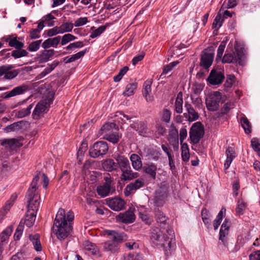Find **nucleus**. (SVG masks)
<instances>
[{
  "instance_id": "nucleus-1",
  "label": "nucleus",
  "mask_w": 260,
  "mask_h": 260,
  "mask_svg": "<svg viewBox=\"0 0 260 260\" xmlns=\"http://www.w3.org/2000/svg\"><path fill=\"white\" fill-rule=\"evenodd\" d=\"M74 219V213L69 211L66 213L64 209L58 210L54 221L52 230L57 238L62 240L67 238L72 230V222Z\"/></svg>"
},
{
  "instance_id": "nucleus-2",
  "label": "nucleus",
  "mask_w": 260,
  "mask_h": 260,
  "mask_svg": "<svg viewBox=\"0 0 260 260\" xmlns=\"http://www.w3.org/2000/svg\"><path fill=\"white\" fill-rule=\"evenodd\" d=\"M39 180L38 175L34 177L29 188L27 196L28 199L27 211L23 222L27 227H31L35 221L36 213L40 205V197L37 192V185Z\"/></svg>"
},
{
  "instance_id": "nucleus-3",
  "label": "nucleus",
  "mask_w": 260,
  "mask_h": 260,
  "mask_svg": "<svg viewBox=\"0 0 260 260\" xmlns=\"http://www.w3.org/2000/svg\"><path fill=\"white\" fill-rule=\"evenodd\" d=\"M171 238L166 236L163 232L158 228H153L150 232V238L152 243L156 246L163 247L165 254L168 256L172 253L174 249L175 244L173 242L174 233L170 231Z\"/></svg>"
},
{
  "instance_id": "nucleus-4",
  "label": "nucleus",
  "mask_w": 260,
  "mask_h": 260,
  "mask_svg": "<svg viewBox=\"0 0 260 260\" xmlns=\"http://www.w3.org/2000/svg\"><path fill=\"white\" fill-rule=\"evenodd\" d=\"M105 234L110 240L104 242L103 244V250L109 254H117L120 248V243L127 239L126 235L123 232H118L114 230H107Z\"/></svg>"
},
{
  "instance_id": "nucleus-5",
  "label": "nucleus",
  "mask_w": 260,
  "mask_h": 260,
  "mask_svg": "<svg viewBox=\"0 0 260 260\" xmlns=\"http://www.w3.org/2000/svg\"><path fill=\"white\" fill-rule=\"evenodd\" d=\"M223 63H236L240 66L244 65V48L242 45L236 44L234 54L225 53L221 58Z\"/></svg>"
},
{
  "instance_id": "nucleus-6",
  "label": "nucleus",
  "mask_w": 260,
  "mask_h": 260,
  "mask_svg": "<svg viewBox=\"0 0 260 260\" xmlns=\"http://www.w3.org/2000/svg\"><path fill=\"white\" fill-rule=\"evenodd\" d=\"M230 225V222L225 219L222 224L220 230L219 240L221 241L225 247L224 250H226L230 252H234V250L231 249V247L233 246V244L231 243H229L227 240V236L229 235Z\"/></svg>"
},
{
  "instance_id": "nucleus-7",
  "label": "nucleus",
  "mask_w": 260,
  "mask_h": 260,
  "mask_svg": "<svg viewBox=\"0 0 260 260\" xmlns=\"http://www.w3.org/2000/svg\"><path fill=\"white\" fill-rule=\"evenodd\" d=\"M189 138L191 143L197 144L204 135V128L200 122L192 124L189 131Z\"/></svg>"
},
{
  "instance_id": "nucleus-8",
  "label": "nucleus",
  "mask_w": 260,
  "mask_h": 260,
  "mask_svg": "<svg viewBox=\"0 0 260 260\" xmlns=\"http://www.w3.org/2000/svg\"><path fill=\"white\" fill-rule=\"evenodd\" d=\"M107 143L104 141H99L95 143L90 148L89 153L90 156L93 158H96L100 156L105 155L108 150Z\"/></svg>"
},
{
  "instance_id": "nucleus-9",
  "label": "nucleus",
  "mask_w": 260,
  "mask_h": 260,
  "mask_svg": "<svg viewBox=\"0 0 260 260\" xmlns=\"http://www.w3.org/2000/svg\"><path fill=\"white\" fill-rule=\"evenodd\" d=\"M222 98L221 93L215 91L208 96L206 100V107L210 111H216L219 107V103Z\"/></svg>"
},
{
  "instance_id": "nucleus-10",
  "label": "nucleus",
  "mask_w": 260,
  "mask_h": 260,
  "mask_svg": "<svg viewBox=\"0 0 260 260\" xmlns=\"http://www.w3.org/2000/svg\"><path fill=\"white\" fill-rule=\"evenodd\" d=\"M30 87L29 85L26 84H22L14 87L10 91L4 93L3 98L4 99H8L14 96L23 94L28 91Z\"/></svg>"
},
{
  "instance_id": "nucleus-11",
  "label": "nucleus",
  "mask_w": 260,
  "mask_h": 260,
  "mask_svg": "<svg viewBox=\"0 0 260 260\" xmlns=\"http://www.w3.org/2000/svg\"><path fill=\"white\" fill-rule=\"evenodd\" d=\"M50 103H48L46 101H41L38 103L32 112V118L34 119H39L43 116L48 111Z\"/></svg>"
},
{
  "instance_id": "nucleus-12",
  "label": "nucleus",
  "mask_w": 260,
  "mask_h": 260,
  "mask_svg": "<svg viewBox=\"0 0 260 260\" xmlns=\"http://www.w3.org/2000/svg\"><path fill=\"white\" fill-rule=\"evenodd\" d=\"M145 181L143 178L136 179L134 182L127 184L124 190L125 196H129L131 194L134 193L137 190L144 186Z\"/></svg>"
},
{
  "instance_id": "nucleus-13",
  "label": "nucleus",
  "mask_w": 260,
  "mask_h": 260,
  "mask_svg": "<svg viewBox=\"0 0 260 260\" xmlns=\"http://www.w3.org/2000/svg\"><path fill=\"white\" fill-rule=\"evenodd\" d=\"M214 56L213 52H209L207 50H205L201 56L200 66L206 69L209 68L212 64Z\"/></svg>"
},
{
  "instance_id": "nucleus-14",
  "label": "nucleus",
  "mask_w": 260,
  "mask_h": 260,
  "mask_svg": "<svg viewBox=\"0 0 260 260\" xmlns=\"http://www.w3.org/2000/svg\"><path fill=\"white\" fill-rule=\"evenodd\" d=\"M107 205L114 211L121 210L124 206V201L120 198H114L106 200Z\"/></svg>"
},
{
  "instance_id": "nucleus-15",
  "label": "nucleus",
  "mask_w": 260,
  "mask_h": 260,
  "mask_svg": "<svg viewBox=\"0 0 260 260\" xmlns=\"http://www.w3.org/2000/svg\"><path fill=\"white\" fill-rule=\"evenodd\" d=\"M224 78V75L220 71L213 70L208 77V81L212 85L220 84Z\"/></svg>"
},
{
  "instance_id": "nucleus-16",
  "label": "nucleus",
  "mask_w": 260,
  "mask_h": 260,
  "mask_svg": "<svg viewBox=\"0 0 260 260\" xmlns=\"http://www.w3.org/2000/svg\"><path fill=\"white\" fill-rule=\"evenodd\" d=\"M118 221L126 224L133 223L135 220V215L132 210L119 213L116 217Z\"/></svg>"
},
{
  "instance_id": "nucleus-17",
  "label": "nucleus",
  "mask_w": 260,
  "mask_h": 260,
  "mask_svg": "<svg viewBox=\"0 0 260 260\" xmlns=\"http://www.w3.org/2000/svg\"><path fill=\"white\" fill-rule=\"evenodd\" d=\"M19 39L20 38L13 35L5 38V41L9 43V45L15 49H21L24 47V43L20 41Z\"/></svg>"
},
{
  "instance_id": "nucleus-18",
  "label": "nucleus",
  "mask_w": 260,
  "mask_h": 260,
  "mask_svg": "<svg viewBox=\"0 0 260 260\" xmlns=\"http://www.w3.org/2000/svg\"><path fill=\"white\" fill-rule=\"evenodd\" d=\"M121 171V179L124 181L131 180L139 177V174L138 172H133L131 166L126 169L122 170Z\"/></svg>"
},
{
  "instance_id": "nucleus-19",
  "label": "nucleus",
  "mask_w": 260,
  "mask_h": 260,
  "mask_svg": "<svg viewBox=\"0 0 260 260\" xmlns=\"http://www.w3.org/2000/svg\"><path fill=\"white\" fill-rule=\"evenodd\" d=\"M144 173L148 175L153 180L156 179L157 166L153 163L146 164L142 168Z\"/></svg>"
},
{
  "instance_id": "nucleus-20",
  "label": "nucleus",
  "mask_w": 260,
  "mask_h": 260,
  "mask_svg": "<svg viewBox=\"0 0 260 260\" xmlns=\"http://www.w3.org/2000/svg\"><path fill=\"white\" fill-rule=\"evenodd\" d=\"M168 141L172 145H176L178 146L179 144V135L178 132L176 128L172 125L169 132Z\"/></svg>"
},
{
  "instance_id": "nucleus-21",
  "label": "nucleus",
  "mask_w": 260,
  "mask_h": 260,
  "mask_svg": "<svg viewBox=\"0 0 260 260\" xmlns=\"http://www.w3.org/2000/svg\"><path fill=\"white\" fill-rule=\"evenodd\" d=\"M225 153L226 155V159L224 162V169L226 170L229 168L233 159L236 156V153L234 148L231 146L228 147L226 149Z\"/></svg>"
},
{
  "instance_id": "nucleus-22",
  "label": "nucleus",
  "mask_w": 260,
  "mask_h": 260,
  "mask_svg": "<svg viewBox=\"0 0 260 260\" xmlns=\"http://www.w3.org/2000/svg\"><path fill=\"white\" fill-rule=\"evenodd\" d=\"M185 108H186V111L188 113V116L185 115V113L184 114L185 117L188 119V120L190 121H193L197 120L199 118V114L198 112H197L195 110L192 108L191 105L188 103H185Z\"/></svg>"
},
{
  "instance_id": "nucleus-23",
  "label": "nucleus",
  "mask_w": 260,
  "mask_h": 260,
  "mask_svg": "<svg viewBox=\"0 0 260 260\" xmlns=\"http://www.w3.org/2000/svg\"><path fill=\"white\" fill-rule=\"evenodd\" d=\"M152 81L147 80L144 84V88L143 90V94L145 96L147 102H152L153 100V96L151 95V85Z\"/></svg>"
},
{
  "instance_id": "nucleus-24",
  "label": "nucleus",
  "mask_w": 260,
  "mask_h": 260,
  "mask_svg": "<svg viewBox=\"0 0 260 260\" xmlns=\"http://www.w3.org/2000/svg\"><path fill=\"white\" fill-rule=\"evenodd\" d=\"M133 169L136 171H140L143 168V164L141 157L137 154L133 153L129 157Z\"/></svg>"
},
{
  "instance_id": "nucleus-25",
  "label": "nucleus",
  "mask_w": 260,
  "mask_h": 260,
  "mask_svg": "<svg viewBox=\"0 0 260 260\" xmlns=\"http://www.w3.org/2000/svg\"><path fill=\"white\" fill-rule=\"evenodd\" d=\"M61 40V37L58 36L53 38H49L44 41L42 46L44 49L49 48L51 47H57Z\"/></svg>"
},
{
  "instance_id": "nucleus-26",
  "label": "nucleus",
  "mask_w": 260,
  "mask_h": 260,
  "mask_svg": "<svg viewBox=\"0 0 260 260\" xmlns=\"http://www.w3.org/2000/svg\"><path fill=\"white\" fill-rule=\"evenodd\" d=\"M130 126L141 136H144L148 133L147 126L144 122L137 121L131 124Z\"/></svg>"
},
{
  "instance_id": "nucleus-27",
  "label": "nucleus",
  "mask_w": 260,
  "mask_h": 260,
  "mask_svg": "<svg viewBox=\"0 0 260 260\" xmlns=\"http://www.w3.org/2000/svg\"><path fill=\"white\" fill-rule=\"evenodd\" d=\"M102 167L104 169L108 172H112L117 170V161L111 158H108L104 160L102 163Z\"/></svg>"
},
{
  "instance_id": "nucleus-28",
  "label": "nucleus",
  "mask_w": 260,
  "mask_h": 260,
  "mask_svg": "<svg viewBox=\"0 0 260 260\" xmlns=\"http://www.w3.org/2000/svg\"><path fill=\"white\" fill-rule=\"evenodd\" d=\"M117 164V169L119 167L121 171L130 166L127 158L123 155H118L115 158Z\"/></svg>"
},
{
  "instance_id": "nucleus-29",
  "label": "nucleus",
  "mask_w": 260,
  "mask_h": 260,
  "mask_svg": "<svg viewBox=\"0 0 260 260\" xmlns=\"http://www.w3.org/2000/svg\"><path fill=\"white\" fill-rule=\"evenodd\" d=\"M96 191L101 197H105L108 196L111 191V185L108 184H103L97 187Z\"/></svg>"
},
{
  "instance_id": "nucleus-30",
  "label": "nucleus",
  "mask_w": 260,
  "mask_h": 260,
  "mask_svg": "<svg viewBox=\"0 0 260 260\" xmlns=\"http://www.w3.org/2000/svg\"><path fill=\"white\" fill-rule=\"evenodd\" d=\"M223 10V5H222L219 10L217 15L215 17L213 22L212 23V27L213 29L217 30L222 25V22H223V17H222V14L221 11Z\"/></svg>"
},
{
  "instance_id": "nucleus-31",
  "label": "nucleus",
  "mask_w": 260,
  "mask_h": 260,
  "mask_svg": "<svg viewBox=\"0 0 260 260\" xmlns=\"http://www.w3.org/2000/svg\"><path fill=\"white\" fill-rule=\"evenodd\" d=\"M137 83L135 81H133L128 83L126 87L125 90L123 92L122 94L124 96H130L133 95L135 91L137 88Z\"/></svg>"
},
{
  "instance_id": "nucleus-32",
  "label": "nucleus",
  "mask_w": 260,
  "mask_h": 260,
  "mask_svg": "<svg viewBox=\"0 0 260 260\" xmlns=\"http://www.w3.org/2000/svg\"><path fill=\"white\" fill-rule=\"evenodd\" d=\"M1 145L6 147H9L11 149L19 147L22 145L18 140L15 139L5 140L1 143Z\"/></svg>"
},
{
  "instance_id": "nucleus-33",
  "label": "nucleus",
  "mask_w": 260,
  "mask_h": 260,
  "mask_svg": "<svg viewBox=\"0 0 260 260\" xmlns=\"http://www.w3.org/2000/svg\"><path fill=\"white\" fill-rule=\"evenodd\" d=\"M101 131L103 134H110L114 131H117L118 127L113 122L107 123L101 127Z\"/></svg>"
},
{
  "instance_id": "nucleus-34",
  "label": "nucleus",
  "mask_w": 260,
  "mask_h": 260,
  "mask_svg": "<svg viewBox=\"0 0 260 260\" xmlns=\"http://www.w3.org/2000/svg\"><path fill=\"white\" fill-rule=\"evenodd\" d=\"M54 54V50L53 49L45 50L41 52L39 58L41 62H46L53 56Z\"/></svg>"
},
{
  "instance_id": "nucleus-35",
  "label": "nucleus",
  "mask_w": 260,
  "mask_h": 260,
  "mask_svg": "<svg viewBox=\"0 0 260 260\" xmlns=\"http://www.w3.org/2000/svg\"><path fill=\"white\" fill-rule=\"evenodd\" d=\"M58 62H53L50 65L46 68L43 71H42L40 74L37 75L36 78L37 79H40L45 76H46L47 74L50 73L52 71H53L54 68L57 66Z\"/></svg>"
},
{
  "instance_id": "nucleus-36",
  "label": "nucleus",
  "mask_w": 260,
  "mask_h": 260,
  "mask_svg": "<svg viewBox=\"0 0 260 260\" xmlns=\"http://www.w3.org/2000/svg\"><path fill=\"white\" fill-rule=\"evenodd\" d=\"M86 52V50L81 51L71 56H67L64 58L66 63H70L74 61L83 57Z\"/></svg>"
},
{
  "instance_id": "nucleus-37",
  "label": "nucleus",
  "mask_w": 260,
  "mask_h": 260,
  "mask_svg": "<svg viewBox=\"0 0 260 260\" xmlns=\"http://www.w3.org/2000/svg\"><path fill=\"white\" fill-rule=\"evenodd\" d=\"M29 239L31 241L36 250L39 251L42 250V246L39 240V235L38 234L30 235Z\"/></svg>"
},
{
  "instance_id": "nucleus-38",
  "label": "nucleus",
  "mask_w": 260,
  "mask_h": 260,
  "mask_svg": "<svg viewBox=\"0 0 260 260\" xmlns=\"http://www.w3.org/2000/svg\"><path fill=\"white\" fill-rule=\"evenodd\" d=\"M32 107L33 104H30L27 108L20 109L16 112V115L18 118H22L29 115Z\"/></svg>"
},
{
  "instance_id": "nucleus-39",
  "label": "nucleus",
  "mask_w": 260,
  "mask_h": 260,
  "mask_svg": "<svg viewBox=\"0 0 260 260\" xmlns=\"http://www.w3.org/2000/svg\"><path fill=\"white\" fill-rule=\"evenodd\" d=\"M225 208L222 207L214 220L213 226L215 230H216L220 225L223 216V213H225Z\"/></svg>"
},
{
  "instance_id": "nucleus-40",
  "label": "nucleus",
  "mask_w": 260,
  "mask_h": 260,
  "mask_svg": "<svg viewBox=\"0 0 260 260\" xmlns=\"http://www.w3.org/2000/svg\"><path fill=\"white\" fill-rule=\"evenodd\" d=\"M74 27V24L72 22H63L60 26H58L60 33L72 31Z\"/></svg>"
},
{
  "instance_id": "nucleus-41",
  "label": "nucleus",
  "mask_w": 260,
  "mask_h": 260,
  "mask_svg": "<svg viewBox=\"0 0 260 260\" xmlns=\"http://www.w3.org/2000/svg\"><path fill=\"white\" fill-rule=\"evenodd\" d=\"M21 122H14L5 127L4 131L6 133L18 131L21 128Z\"/></svg>"
},
{
  "instance_id": "nucleus-42",
  "label": "nucleus",
  "mask_w": 260,
  "mask_h": 260,
  "mask_svg": "<svg viewBox=\"0 0 260 260\" xmlns=\"http://www.w3.org/2000/svg\"><path fill=\"white\" fill-rule=\"evenodd\" d=\"M12 229L10 228H7L0 234V243L5 245V242L8 239L12 233Z\"/></svg>"
},
{
  "instance_id": "nucleus-43",
  "label": "nucleus",
  "mask_w": 260,
  "mask_h": 260,
  "mask_svg": "<svg viewBox=\"0 0 260 260\" xmlns=\"http://www.w3.org/2000/svg\"><path fill=\"white\" fill-rule=\"evenodd\" d=\"M116 132L117 131H114L113 133L106 134L104 136L105 138L113 144L117 143L119 141V137Z\"/></svg>"
},
{
  "instance_id": "nucleus-44",
  "label": "nucleus",
  "mask_w": 260,
  "mask_h": 260,
  "mask_svg": "<svg viewBox=\"0 0 260 260\" xmlns=\"http://www.w3.org/2000/svg\"><path fill=\"white\" fill-rule=\"evenodd\" d=\"M28 53L24 49H16L12 52L11 55L14 58H19L22 57L27 56Z\"/></svg>"
},
{
  "instance_id": "nucleus-45",
  "label": "nucleus",
  "mask_w": 260,
  "mask_h": 260,
  "mask_svg": "<svg viewBox=\"0 0 260 260\" xmlns=\"http://www.w3.org/2000/svg\"><path fill=\"white\" fill-rule=\"evenodd\" d=\"M54 19V16H53L51 13L48 14L42 18L43 22H44V24H46L48 27H52L55 25L54 21H51Z\"/></svg>"
},
{
  "instance_id": "nucleus-46",
  "label": "nucleus",
  "mask_w": 260,
  "mask_h": 260,
  "mask_svg": "<svg viewBox=\"0 0 260 260\" xmlns=\"http://www.w3.org/2000/svg\"><path fill=\"white\" fill-rule=\"evenodd\" d=\"M42 40L33 41L29 44L27 49L30 52H35L38 51L40 47V45L42 43Z\"/></svg>"
},
{
  "instance_id": "nucleus-47",
  "label": "nucleus",
  "mask_w": 260,
  "mask_h": 260,
  "mask_svg": "<svg viewBox=\"0 0 260 260\" xmlns=\"http://www.w3.org/2000/svg\"><path fill=\"white\" fill-rule=\"evenodd\" d=\"M236 214L240 216L244 213V200L242 197L237 201L236 208Z\"/></svg>"
},
{
  "instance_id": "nucleus-48",
  "label": "nucleus",
  "mask_w": 260,
  "mask_h": 260,
  "mask_svg": "<svg viewBox=\"0 0 260 260\" xmlns=\"http://www.w3.org/2000/svg\"><path fill=\"white\" fill-rule=\"evenodd\" d=\"M61 44L63 46L70 42L73 41L77 39V37L71 34H67L61 38Z\"/></svg>"
},
{
  "instance_id": "nucleus-49",
  "label": "nucleus",
  "mask_w": 260,
  "mask_h": 260,
  "mask_svg": "<svg viewBox=\"0 0 260 260\" xmlns=\"http://www.w3.org/2000/svg\"><path fill=\"white\" fill-rule=\"evenodd\" d=\"M179 63L178 61H173L169 63V64L165 66L163 69L162 73L160 75V77H162L164 75L168 74Z\"/></svg>"
},
{
  "instance_id": "nucleus-50",
  "label": "nucleus",
  "mask_w": 260,
  "mask_h": 260,
  "mask_svg": "<svg viewBox=\"0 0 260 260\" xmlns=\"http://www.w3.org/2000/svg\"><path fill=\"white\" fill-rule=\"evenodd\" d=\"M179 93L177 97L176 102H175V110L178 113H181L182 112V104H183V99L181 97H179Z\"/></svg>"
},
{
  "instance_id": "nucleus-51",
  "label": "nucleus",
  "mask_w": 260,
  "mask_h": 260,
  "mask_svg": "<svg viewBox=\"0 0 260 260\" xmlns=\"http://www.w3.org/2000/svg\"><path fill=\"white\" fill-rule=\"evenodd\" d=\"M106 28V26L105 25H102L99 27L91 32L90 35V38L93 39L99 36L105 30Z\"/></svg>"
},
{
  "instance_id": "nucleus-52",
  "label": "nucleus",
  "mask_w": 260,
  "mask_h": 260,
  "mask_svg": "<svg viewBox=\"0 0 260 260\" xmlns=\"http://www.w3.org/2000/svg\"><path fill=\"white\" fill-rule=\"evenodd\" d=\"M156 217L157 222L160 224H165L168 219L164 213L160 211L156 212Z\"/></svg>"
},
{
  "instance_id": "nucleus-53",
  "label": "nucleus",
  "mask_w": 260,
  "mask_h": 260,
  "mask_svg": "<svg viewBox=\"0 0 260 260\" xmlns=\"http://www.w3.org/2000/svg\"><path fill=\"white\" fill-rule=\"evenodd\" d=\"M19 73V70H8L4 78L7 80H11L15 78Z\"/></svg>"
},
{
  "instance_id": "nucleus-54",
  "label": "nucleus",
  "mask_w": 260,
  "mask_h": 260,
  "mask_svg": "<svg viewBox=\"0 0 260 260\" xmlns=\"http://www.w3.org/2000/svg\"><path fill=\"white\" fill-rule=\"evenodd\" d=\"M211 215L209 213V211L205 208H204L202 210V218L203 222L206 224H208L210 223V218Z\"/></svg>"
},
{
  "instance_id": "nucleus-55",
  "label": "nucleus",
  "mask_w": 260,
  "mask_h": 260,
  "mask_svg": "<svg viewBox=\"0 0 260 260\" xmlns=\"http://www.w3.org/2000/svg\"><path fill=\"white\" fill-rule=\"evenodd\" d=\"M13 206L12 202H9V201L6 204L5 206L0 210V218H3L5 215L9 211L11 207Z\"/></svg>"
},
{
  "instance_id": "nucleus-56",
  "label": "nucleus",
  "mask_w": 260,
  "mask_h": 260,
  "mask_svg": "<svg viewBox=\"0 0 260 260\" xmlns=\"http://www.w3.org/2000/svg\"><path fill=\"white\" fill-rule=\"evenodd\" d=\"M251 145L253 149L257 152L258 156H260V143L257 138H253L251 139Z\"/></svg>"
},
{
  "instance_id": "nucleus-57",
  "label": "nucleus",
  "mask_w": 260,
  "mask_h": 260,
  "mask_svg": "<svg viewBox=\"0 0 260 260\" xmlns=\"http://www.w3.org/2000/svg\"><path fill=\"white\" fill-rule=\"evenodd\" d=\"M225 43L222 42L217 49V53L216 55V60H220L222 58V55L225 48Z\"/></svg>"
},
{
  "instance_id": "nucleus-58",
  "label": "nucleus",
  "mask_w": 260,
  "mask_h": 260,
  "mask_svg": "<svg viewBox=\"0 0 260 260\" xmlns=\"http://www.w3.org/2000/svg\"><path fill=\"white\" fill-rule=\"evenodd\" d=\"M128 70V67L127 66L124 67L121 69L118 74L114 77V81L115 82H117L120 81L123 76H124Z\"/></svg>"
},
{
  "instance_id": "nucleus-59",
  "label": "nucleus",
  "mask_w": 260,
  "mask_h": 260,
  "mask_svg": "<svg viewBox=\"0 0 260 260\" xmlns=\"http://www.w3.org/2000/svg\"><path fill=\"white\" fill-rule=\"evenodd\" d=\"M204 87V85L201 83H195L193 84L191 90L194 94L198 95L203 90Z\"/></svg>"
},
{
  "instance_id": "nucleus-60",
  "label": "nucleus",
  "mask_w": 260,
  "mask_h": 260,
  "mask_svg": "<svg viewBox=\"0 0 260 260\" xmlns=\"http://www.w3.org/2000/svg\"><path fill=\"white\" fill-rule=\"evenodd\" d=\"M171 113L168 109H164L161 114V120L166 122H169L170 120Z\"/></svg>"
},
{
  "instance_id": "nucleus-61",
  "label": "nucleus",
  "mask_w": 260,
  "mask_h": 260,
  "mask_svg": "<svg viewBox=\"0 0 260 260\" xmlns=\"http://www.w3.org/2000/svg\"><path fill=\"white\" fill-rule=\"evenodd\" d=\"M45 33L49 37L60 34L58 26H55L52 28L46 30L45 31Z\"/></svg>"
},
{
  "instance_id": "nucleus-62",
  "label": "nucleus",
  "mask_w": 260,
  "mask_h": 260,
  "mask_svg": "<svg viewBox=\"0 0 260 260\" xmlns=\"http://www.w3.org/2000/svg\"><path fill=\"white\" fill-rule=\"evenodd\" d=\"M235 77L233 75H229L227 76L226 80L224 83V86L226 88H231L235 82Z\"/></svg>"
},
{
  "instance_id": "nucleus-63",
  "label": "nucleus",
  "mask_w": 260,
  "mask_h": 260,
  "mask_svg": "<svg viewBox=\"0 0 260 260\" xmlns=\"http://www.w3.org/2000/svg\"><path fill=\"white\" fill-rule=\"evenodd\" d=\"M88 22L87 17H80L77 19L73 24L76 27H79L85 25Z\"/></svg>"
},
{
  "instance_id": "nucleus-64",
  "label": "nucleus",
  "mask_w": 260,
  "mask_h": 260,
  "mask_svg": "<svg viewBox=\"0 0 260 260\" xmlns=\"http://www.w3.org/2000/svg\"><path fill=\"white\" fill-rule=\"evenodd\" d=\"M11 260H27V258L23 253L20 252L13 255Z\"/></svg>"
}]
</instances>
